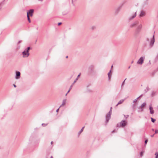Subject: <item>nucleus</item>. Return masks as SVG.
Instances as JSON below:
<instances>
[{
    "label": "nucleus",
    "mask_w": 158,
    "mask_h": 158,
    "mask_svg": "<svg viewBox=\"0 0 158 158\" xmlns=\"http://www.w3.org/2000/svg\"><path fill=\"white\" fill-rule=\"evenodd\" d=\"M34 10L33 9H30L29 10H28L27 12V16H32L33 15V12H34Z\"/></svg>",
    "instance_id": "nucleus-6"
},
{
    "label": "nucleus",
    "mask_w": 158,
    "mask_h": 158,
    "mask_svg": "<svg viewBox=\"0 0 158 158\" xmlns=\"http://www.w3.org/2000/svg\"><path fill=\"white\" fill-rule=\"evenodd\" d=\"M14 86L15 87H16V85H14Z\"/></svg>",
    "instance_id": "nucleus-39"
},
{
    "label": "nucleus",
    "mask_w": 158,
    "mask_h": 158,
    "mask_svg": "<svg viewBox=\"0 0 158 158\" xmlns=\"http://www.w3.org/2000/svg\"><path fill=\"white\" fill-rule=\"evenodd\" d=\"M127 122L125 120H122V121L119 123V126L118 124H117V127H124L125 126H126L127 123Z\"/></svg>",
    "instance_id": "nucleus-3"
},
{
    "label": "nucleus",
    "mask_w": 158,
    "mask_h": 158,
    "mask_svg": "<svg viewBox=\"0 0 158 158\" xmlns=\"http://www.w3.org/2000/svg\"><path fill=\"white\" fill-rule=\"evenodd\" d=\"M22 42V41L21 40H20L18 42V44H19L20 43H21V42Z\"/></svg>",
    "instance_id": "nucleus-32"
},
{
    "label": "nucleus",
    "mask_w": 158,
    "mask_h": 158,
    "mask_svg": "<svg viewBox=\"0 0 158 158\" xmlns=\"http://www.w3.org/2000/svg\"><path fill=\"white\" fill-rule=\"evenodd\" d=\"M145 57H140L139 59L138 60V61L137 62V63L138 64H142L143 62V61L144 60Z\"/></svg>",
    "instance_id": "nucleus-7"
},
{
    "label": "nucleus",
    "mask_w": 158,
    "mask_h": 158,
    "mask_svg": "<svg viewBox=\"0 0 158 158\" xmlns=\"http://www.w3.org/2000/svg\"><path fill=\"white\" fill-rule=\"evenodd\" d=\"M156 91H153L152 92L151 94V97H153L156 96Z\"/></svg>",
    "instance_id": "nucleus-13"
},
{
    "label": "nucleus",
    "mask_w": 158,
    "mask_h": 158,
    "mask_svg": "<svg viewBox=\"0 0 158 158\" xmlns=\"http://www.w3.org/2000/svg\"><path fill=\"white\" fill-rule=\"evenodd\" d=\"M73 0H72V2H73Z\"/></svg>",
    "instance_id": "nucleus-49"
},
{
    "label": "nucleus",
    "mask_w": 158,
    "mask_h": 158,
    "mask_svg": "<svg viewBox=\"0 0 158 158\" xmlns=\"http://www.w3.org/2000/svg\"><path fill=\"white\" fill-rule=\"evenodd\" d=\"M66 99H64L63 100L62 104L61 105V106H60V107L61 106H63L66 103Z\"/></svg>",
    "instance_id": "nucleus-15"
},
{
    "label": "nucleus",
    "mask_w": 158,
    "mask_h": 158,
    "mask_svg": "<svg viewBox=\"0 0 158 158\" xmlns=\"http://www.w3.org/2000/svg\"><path fill=\"white\" fill-rule=\"evenodd\" d=\"M112 67H113V65H112L111 67L112 68Z\"/></svg>",
    "instance_id": "nucleus-46"
},
{
    "label": "nucleus",
    "mask_w": 158,
    "mask_h": 158,
    "mask_svg": "<svg viewBox=\"0 0 158 158\" xmlns=\"http://www.w3.org/2000/svg\"><path fill=\"white\" fill-rule=\"evenodd\" d=\"M81 73H80L77 76V78L74 80V82H73V84L74 83H75L78 80V78H79V77H80V75H81Z\"/></svg>",
    "instance_id": "nucleus-17"
},
{
    "label": "nucleus",
    "mask_w": 158,
    "mask_h": 158,
    "mask_svg": "<svg viewBox=\"0 0 158 158\" xmlns=\"http://www.w3.org/2000/svg\"><path fill=\"white\" fill-rule=\"evenodd\" d=\"M126 79V78L124 80V81L123 82L122 84V87L123 85L124 84V83H125V80Z\"/></svg>",
    "instance_id": "nucleus-26"
},
{
    "label": "nucleus",
    "mask_w": 158,
    "mask_h": 158,
    "mask_svg": "<svg viewBox=\"0 0 158 158\" xmlns=\"http://www.w3.org/2000/svg\"><path fill=\"white\" fill-rule=\"evenodd\" d=\"M42 125L43 126H46V125H45V124L44 123H42Z\"/></svg>",
    "instance_id": "nucleus-31"
},
{
    "label": "nucleus",
    "mask_w": 158,
    "mask_h": 158,
    "mask_svg": "<svg viewBox=\"0 0 158 158\" xmlns=\"http://www.w3.org/2000/svg\"><path fill=\"white\" fill-rule=\"evenodd\" d=\"M133 62V61L131 63H132Z\"/></svg>",
    "instance_id": "nucleus-47"
},
{
    "label": "nucleus",
    "mask_w": 158,
    "mask_h": 158,
    "mask_svg": "<svg viewBox=\"0 0 158 158\" xmlns=\"http://www.w3.org/2000/svg\"><path fill=\"white\" fill-rule=\"evenodd\" d=\"M2 8L1 6V4H0V10H1Z\"/></svg>",
    "instance_id": "nucleus-37"
},
{
    "label": "nucleus",
    "mask_w": 158,
    "mask_h": 158,
    "mask_svg": "<svg viewBox=\"0 0 158 158\" xmlns=\"http://www.w3.org/2000/svg\"><path fill=\"white\" fill-rule=\"evenodd\" d=\"M59 108H58L56 110V112H58V111H59Z\"/></svg>",
    "instance_id": "nucleus-35"
},
{
    "label": "nucleus",
    "mask_w": 158,
    "mask_h": 158,
    "mask_svg": "<svg viewBox=\"0 0 158 158\" xmlns=\"http://www.w3.org/2000/svg\"><path fill=\"white\" fill-rule=\"evenodd\" d=\"M50 158H53L52 156Z\"/></svg>",
    "instance_id": "nucleus-44"
},
{
    "label": "nucleus",
    "mask_w": 158,
    "mask_h": 158,
    "mask_svg": "<svg viewBox=\"0 0 158 158\" xmlns=\"http://www.w3.org/2000/svg\"><path fill=\"white\" fill-rule=\"evenodd\" d=\"M108 113L111 114H112V110H110Z\"/></svg>",
    "instance_id": "nucleus-28"
},
{
    "label": "nucleus",
    "mask_w": 158,
    "mask_h": 158,
    "mask_svg": "<svg viewBox=\"0 0 158 158\" xmlns=\"http://www.w3.org/2000/svg\"><path fill=\"white\" fill-rule=\"evenodd\" d=\"M155 155L156 156L155 158H158V152L155 153Z\"/></svg>",
    "instance_id": "nucleus-22"
},
{
    "label": "nucleus",
    "mask_w": 158,
    "mask_h": 158,
    "mask_svg": "<svg viewBox=\"0 0 158 158\" xmlns=\"http://www.w3.org/2000/svg\"><path fill=\"white\" fill-rule=\"evenodd\" d=\"M66 58H68V56H67L66 57Z\"/></svg>",
    "instance_id": "nucleus-45"
},
{
    "label": "nucleus",
    "mask_w": 158,
    "mask_h": 158,
    "mask_svg": "<svg viewBox=\"0 0 158 158\" xmlns=\"http://www.w3.org/2000/svg\"><path fill=\"white\" fill-rule=\"evenodd\" d=\"M149 109L150 110V113L152 114H153L154 113V111L153 110V108L152 106H150Z\"/></svg>",
    "instance_id": "nucleus-14"
},
{
    "label": "nucleus",
    "mask_w": 158,
    "mask_h": 158,
    "mask_svg": "<svg viewBox=\"0 0 158 158\" xmlns=\"http://www.w3.org/2000/svg\"><path fill=\"white\" fill-rule=\"evenodd\" d=\"M23 57H27L29 55V52H27L26 50H24L23 52Z\"/></svg>",
    "instance_id": "nucleus-8"
},
{
    "label": "nucleus",
    "mask_w": 158,
    "mask_h": 158,
    "mask_svg": "<svg viewBox=\"0 0 158 158\" xmlns=\"http://www.w3.org/2000/svg\"><path fill=\"white\" fill-rule=\"evenodd\" d=\"M39 1L42 2L43 0H38Z\"/></svg>",
    "instance_id": "nucleus-38"
},
{
    "label": "nucleus",
    "mask_w": 158,
    "mask_h": 158,
    "mask_svg": "<svg viewBox=\"0 0 158 158\" xmlns=\"http://www.w3.org/2000/svg\"><path fill=\"white\" fill-rule=\"evenodd\" d=\"M148 141V139L145 140V145H146L147 144Z\"/></svg>",
    "instance_id": "nucleus-27"
},
{
    "label": "nucleus",
    "mask_w": 158,
    "mask_h": 158,
    "mask_svg": "<svg viewBox=\"0 0 158 158\" xmlns=\"http://www.w3.org/2000/svg\"><path fill=\"white\" fill-rule=\"evenodd\" d=\"M111 70H110L108 74V79L109 80H110V78H111V75L110 74V72H111Z\"/></svg>",
    "instance_id": "nucleus-18"
},
{
    "label": "nucleus",
    "mask_w": 158,
    "mask_h": 158,
    "mask_svg": "<svg viewBox=\"0 0 158 158\" xmlns=\"http://www.w3.org/2000/svg\"><path fill=\"white\" fill-rule=\"evenodd\" d=\"M27 16V20L29 22V23H31V20H30V17H29V16Z\"/></svg>",
    "instance_id": "nucleus-25"
},
{
    "label": "nucleus",
    "mask_w": 158,
    "mask_h": 158,
    "mask_svg": "<svg viewBox=\"0 0 158 158\" xmlns=\"http://www.w3.org/2000/svg\"><path fill=\"white\" fill-rule=\"evenodd\" d=\"M145 15H146L145 12L143 10H141L140 11V13L139 15V16L141 17H142L144 16Z\"/></svg>",
    "instance_id": "nucleus-12"
},
{
    "label": "nucleus",
    "mask_w": 158,
    "mask_h": 158,
    "mask_svg": "<svg viewBox=\"0 0 158 158\" xmlns=\"http://www.w3.org/2000/svg\"><path fill=\"white\" fill-rule=\"evenodd\" d=\"M127 117H126V118H127V117L129 116V115H127Z\"/></svg>",
    "instance_id": "nucleus-42"
},
{
    "label": "nucleus",
    "mask_w": 158,
    "mask_h": 158,
    "mask_svg": "<svg viewBox=\"0 0 158 158\" xmlns=\"http://www.w3.org/2000/svg\"><path fill=\"white\" fill-rule=\"evenodd\" d=\"M142 27V25L141 24L139 25L136 27L135 30V33L136 34L139 33L141 31Z\"/></svg>",
    "instance_id": "nucleus-2"
},
{
    "label": "nucleus",
    "mask_w": 158,
    "mask_h": 158,
    "mask_svg": "<svg viewBox=\"0 0 158 158\" xmlns=\"http://www.w3.org/2000/svg\"><path fill=\"white\" fill-rule=\"evenodd\" d=\"M85 127H82V128H81V130L80 131L78 132V135H79L81 133V132H82V131H83V129H84Z\"/></svg>",
    "instance_id": "nucleus-20"
},
{
    "label": "nucleus",
    "mask_w": 158,
    "mask_h": 158,
    "mask_svg": "<svg viewBox=\"0 0 158 158\" xmlns=\"http://www.w3.org/2000/svg\"><path fill=\"white\" fill-rule=\"evenodd\" d=\"M61 24H62L61 23V22L59 23H58V25L59 26V25H60Z\"/></svg>",
    "instance_id": "nucleus-30"
},
{
    "label": "nucleus",
    "mask_w": 158,
    "mask_h": 158,
    "mask_svg": "<svg viewBox=\"0 0 158 158\" xmlns=\"http://www.w3.org/2000/svg\"><path fill=\"white\" fill-rule=\"evenodd\" d=\"M151 121L153 123H154L156 121V119L153 118H151Z\"/></svg>",
    "instance_id": "nucleus-23"
},
{
    "label": "nucleus",
    "mask_w": 158,
    "mask_h": 158,
    "mask_svg": "<svg viewBox=\"0 0 158 158\" xmlns=\"http://www.w3.org/2000/svg\"><path fill=\"white\" fill-rule=\"evenodd\" d=\"M125 100V99H122L120 100L119 102H118V103L116 105V106H117L119 104H122V103Z\"/></svg>",
    "instance_id": "nucleus-16"
},
{
    "label": "nucleus",
    "mask_w": 158,
    "mask_h": 158,
    "mask_svg": "<svg viewBox=\"0 0 158 158\" xmlns=\"http://www.w3.org/2000/svg\"><path fill=\"white\" fill-rule=\"evenodd\" d=\"M124 117L126 116L125 115H124Z\"/></svg>",
    "instance_id": "nucleus-48"
},
{
    "label": "nucleus",
    "mask_w": 158,
    "mask_h": 158,
    "mask_svg": "<svg viewBox=\"0 0 158 158\" xmlns=\"http://www.w3.org/2000/svg\"><path fill=\"white\" fill-rule=\"evenodd\" d=\"M115 130H113L112 131V132L113 133V132H114V131Z\"/></svg>",
    "instance_id": "nucleus-43"
},
{
    "label": "nucleus",
    "mask_w": 158,
    "mask_h": 158,
    "mask_svg": "<svg viewBox=\"0 0 158 158\" xmlns=\"http://www.w3.org/2000/svg\"><path fill=\"white\" fill-rule=\"evenodd\" d=\"M140 156H142V155H143V152H141L140 153Z\"/></svg>",
    "instance_id": "nucleus-29"
},
{
    "label": "nucleus",
    "mask_w": 158,
    "mask_h": 158,
    "mask_svg": "<svg viewBox=\"0 0 158 158\" xmlns=\"http://www.w3.org/2000/svg\"><path fill=\"white\" fill-rule=\"evenodd\" d=\"M119 10H120V7H119V8H118V9L117 10V11H118V12L119 11Z\"/></svg>",
    "instance_id": "nucleus-33"
},
{
    "label": "nucleus",
    "mask_w": 158,
    "mask_h": 158,
    "mask_svg": "<svg viewBox=\"0 0 158 158\" xmlns=\"http://www.w3.org/2000/svg\"><path fill=\"white\" fill-rule=\"evenodd\" d=\"M136 15V12H135V13L133 15H132L130 16L129 17L128 20L129 21H131L134 18Z\"/></svg>",
    "instance_id": "nucleus-9"
},
{
    "label": "nucleus",
    "mask_w": 158,
    "mask_h": 158,
    "mask_svg": "<svg viewBox=\"0 0 158 158\" xmlns=\"http://www.w3.org/2000/svg\"><path fill=\"white\" fill-rule=\"evenodd\" d=\"M20 73L19 71H17L16 72L15 78L16 79H19L20 78Z\"/></svg>",
    "instance_id": "nucleus-11"
},
{
    "label": "nucleus",
    "mask_w": 158,
    "mask_h": 158,
    "mask_svg": "<svg viewBox=\"0 0 158 158\" xmlns=\"http://www.w3.org/2000/svg\"><path fill=\"white\" fill-rule=\"evenodd\" d=\"M53 143V142L52 141V142H51V144H52Z\"/></svg>",
    "instance_id": "nucleus-40"
},
{
    "label": "nucleus",
    "mask_w": 158,
    "mask_h": 158,
    "mask_svg": "<svg viewBox=\"0 0 158 158\" xmlns=\"http://www.w3.org/2000/svg\"><path fill=\"white\" fill-rule=\"evenodd\" d=\"M111 114L108 113L106 116V123H107L110 118V117Z\"/></svg>",
    "instance_id": "nucleus-10"
},
{
    "label": "nucleus",
    "mask_w": 158,
    "mask_h": 158,
    "mask_svg": "<svg viewBox=\"0 0 158 158\" xmlns=\"http://www.w3.org/2000/svg\"><path fill=\"white\" fill-rule=\"evenodd\" d=\"M73 85H71V86H70V88H69V90H68V91L67 93V94H66V95H66H66H67V94H68V93H69V91H70V90H71V89L72 88V87H73Z\"/></svg>",
    "instance_id": "nucleus-21"
},
{
    "label": "nucleus",
    "mask_w": 158,
    "mask_h": 158,
    "mask_svg": "<svg viewBox=\"0 0 158 158\" xmlns=\"http://www.w3.org/2000/svg\"><path fill=\"white\" fill-rule=\"evenodd\" d=\"M30 48V47H28L27 48L26 50L27 52H29V50Z\"/></svg>",
    "instance_id": "nucleus-24"
},
{
    "label": "nucleus",
    "mask_w": 158,
    "mask_h": 158,
    "mask_svg": "<svg viewBox=\"0 0 158 158\" xmlns=\"http://www.w3.org/2000/svg\"><path fill=\"white\" fill-rule=\"evenodd\" d=\"M146 40L147 41H150L149 44V47L150 48H152L155 42L154 35H153L152 38L151 39L150 41L149 39L148 38H146Z\"/></svg>",
    "instance_id": "nucleus-1"
},
{
    "label": "nucleus",
    "mask_w": 158,
    "mask_h": 158,
    "mask_svg": "<svg viewBox=\"0 0 158 158\" xmlns=\"http://www.w3.org/2000/svg\"><path fill=\"white\" fill-rule=\"evenodd\" d=\"M146 103L145 102H143L142 105L139 107V109H140L139 112H142L143 111V108L146 106Z\"/></svg>",
    "instance_id": "nucleus-5"
},
{
    "label": "nucleus",
    "mask_w": 158,
    "mask_h": 158,
    "mask_svg": "<svg viewBox=\"0 0 158 158\" xmlns=\"http://www.w3.org/2000/svg\"><path fill=\"white\" fill-rule=\"evenodd\" d=\"M95 28V27H94H94H92V29H94Z\"/></svg>",
    "instance_id": "nucleus-34"
},
{
    "label": "nucleus",
    "mask_w": 158,
    "mask_h": 158,
    "mask_svg": "<svg viewBox=\"0 0 158 158\" xmlns=\"http://www.w3.org/2000/svg\"><path fill=\"white\" fill-rule=\"evenodd\" d=\"M139 23V21H136L132 23H131L129 26V27L131 28H132L136 26Z\"/></svg>",
    "instance_id": "nucleus-4"
},
{
    "label": "nucleus",
    "mask_w": 158,
    "mask_h": 158,
    "mask_svg": "<svg viewBox=\"0 0 158 158\" xmlns=\"http://www.w3.org/2000/svg\"><path fill=\"white\" fill-rule=\"evenodd\" d=\"M112 107H110V110H112Z\"/></svg>",
    "instance_id": "nucleus-41"
},
{
    "label": "nucleus",
    "mask_w": 158,
    "mask_h": 158,
    "mask_svg": "<svg viewBox=\"0 0 158 158\" xmlns=\"http://www.w3.org/2000/svg\"><path fill=\"white\" fill-rule=\"evenodd\" d=\"M154 134H153V135H151V137H153L154 136Z\"/></svg>",
    "instance_id": "nucleus-36"
},
{
    "label": "nucleus",
    "mask_w": 158,
    "mask_h": 158,
    "mask_svg": "<svg viewBox=\"0 0 158 158\" xmlns=\"http://www.w3.org/2000/svg\"><path fill=\"white\" fill-rule=\"evenodd\" d=\"M142 96V95H140L139 97H138V98H136V99H135L134 100V101H133V103H135L136 102H137V100L138 98H141Z\"/></svg>",
    "instance_id": "nucleus-19"
}]
</instances>
